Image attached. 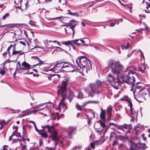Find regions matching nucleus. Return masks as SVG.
Wrapping results in <instances>:
<instances>
[{"instance_id":"38","label":"nucleus","mask_w":150,"mask_h":150,"mask_svg":"<svg viewBox=\"0 0 150 150\" xmlns=\"http://www.w3.org/2000/svg\"><path fill=\"white\" fill-rule=\"evenodd\" d=\"M106 121H104L103 120H100V122L101 126H102L103 127H106V125L105 124V122Z\"/></svg>"},{"instance_id":"61","label":"nucleus","mask_w":150,"mask_h":150,"mask_svg":"<svg viewBox=\"0 0 150 150\" xmlns=\"http://www.w3.org/2000/svg\"><path fill=\"white\" fill-rule=\"evenodd\" d=\"M109 125H112L114 126H116L117 125L116 124H114L113 123H109Z\"/></svg>"},{"instance_id":"20","label":"nucleus","mask_w":150,"mask_h":150,"mask_svg":"<svg viewBox=\"0 0 150 150\" xmlns=\"http://www.w3.org/2000/svg\"><path fill=\"white\" fill-rule=\"evenodd\" d=\"M74 96V95L73 92L71 91H69L67 98H68L70 102H71Z\"/></svg>"},{"instance_id":"51","label":"nucleus","mask_w":150,"mask_h":150,"mask_svg":"<svg viewBox=\"0 0 150 150\" xmlns=\"http://www.w3.org/2000/svg\"><path fill=\"white\" fill-rule=\"evenodd\" d=\"M115 135V133L113 132H111L110 134V138H111L112 137H114V136Z\"/></svg>"},{"instance_id":"54","label":"nucleus","mask_w":150,"mask_h":150,"mask_svg":"<svg viewBox=\"0 0 150 150\" xmlns=\"http://www.w3.org/2000/svg\"><path fill=\"white\" fill-rule=\"evenodd\" d=\"M12 46H13V45H11L8 48L7 51L9 53V50H10V49L12 47Z\"/></svg>"},{"instance_id":"10","label":"nucleus","mask_w":150,"mask_h":150,"mask_svg":"<svg viewBox=\"0 0 150 150\" xmlns=\"http://www.w3.org/2000/svg\"><path fill=\"white\" fill-rule=\"evenodd\" d=\"M74 68V66L72 64L70 63L66 62L64 63L63 70L67 72H73Z\"/></svg>"},{"instance_id":"21","label":"nucleus","mask_w":150,"mask_h":150,"mask_svg":"<svg viewBox=\"0 0 150 150\" xmlns=\"http://www.w3.org/2000/svg\"><path fill=\"white\" fill-rule=\"evenodd\" d=\"M22 66L23 67L24 70H28L31 67V66L25 62H24L22 63Z\"/></svg>"},{"instance_id":"63","label":"nucleus","mask_w":150,"mask_h":150,"mask_svg":"<svg viewBox=\"0 0 150 150\" xmlns=\"http://www.w3.org/2000/svg\"><path fill=\"white\" fill-rule=\"evenodd\" d=\"M24 34L25 35V37H27L28 36L27 32L25 30H24Z\"/></svg>"},{"instance_id":"15","label":"nucleus","mask_w":150,"mask_h":150,"mask_svg":"<svg viewBox=\"0 0 150 150\" xmlns=\"http://www.w3.org/2000/svg\"><path fill=\"white\" fill-rule=\"evenodd\" d=\"M112 108L111 107H108L107 109V115L108 120L109 121L111 120L112 116Z\"/></svg>"},{"instance_id":"55","label":"nucleus","mask_w":150,"mask_h":150,"mask_svg":"<svg viewBox=\"0 0 150 150\" xmlns=\"http://www.w3.org/2000/svg\"><path fill=\"white\" fill-rule=\"evenodd\" d=\"M129 105H130V110H131V111H132V102L130 101H129Z\"/></svg>"},{"instance_id":"18","label":"nucleus","mask_w":150,"mask_h":150,"mask_svg":"<svg viewBox=\"0 0 150 150\" xmlns=\"http://www.w3.org/2000/svg\"><path fill=\"white\" fill-rule=\"evenodd\" d=\"M106 111L105 110L101 109V112L100 115V117L104 121H106V120L105 118Z\"/></svg>"},{"instance_id":"13","label":"nucleus","mask_w":150,"mask_h":150,"mask_svg":"<svg viewBox=\"0 0 150 150\" xmlns=\"http://www.w3.org/2000/svg\"><path fill=\"white\" fill-rule=\"evenodd\" d=\"M131 127L132 126L130 125H125L121 126L120 128L126 133H127L130 132Z\"/></svg>"},{"instance_id":"40","label":"nucleus","mask_w":150,"mask_h":150,"mask_svg":"<svg viewBox=\"0 0 150 150\" xmlns=\"http://www.w3.org/2000/svg\"><path fill=\"white\" fill-rule=\"evenodd\" d=\"M61 18L60 17H57L56 18H46V19L48 21H50L51 20H57V19H59Z\"/></svg>"},{"instance_id":"59","label":"nucleus","mask_w":150,"mask_h":150,"mask_svg":"<svg viewBox=\"0 0 150 150\" xmlns=\"http://www.w3.org/2000/svg\"><path fill=\"white\" fill-rule=\"evenodd\" d=\"M130 45L129 44L127 43V45L125 47V48L126 49H128Z\"/></svg>"},{"instance_id":"41","label":"nucleus","mask_w":150,"mask_h":150,"mask_svg":"<svg viewBox=\"0 0 150 150\" xmlns=\"http://www.w3.org/2000/svg\"><path fill=\"white\" fill-rule=\"evenodd\" d=\"M76 106L78 110H80L81 111H82V109L81 106L79 105L78 103H76Z\"/></svg>"},{"instance_id":"37","label":"nucleus","mask_w":150,"mask_h":150,"mask_svg":"<svg viewBox=\"0 0 150 150\" xmlns=\"http://www.w3.org/2000/svg\"><path fill=\"white\" fill-rule=\"evenodd\" d=\"M38 59L39 63L37 64L34 65V66H35L37 65H39L40 66L41 65L45 64L41 60L39 59L38 58Z\"/></svg>"},{"instance_id":"46","label":"nucleus","mask_w":150,"mask_h":150,"mask_svg":"<svg viewBox=\"0 0 150 150\" xmlns=\"http://www.w3.org/2000/svg\"><path fill=\"white\" fill-rule=\"evenodd\" d=\"M80 40H81V42L82 44H83V45H82V46H85V45H86V46H88V45L87 44H84L85 43V41L83 40H82L81 39H80Z\"/></svg>"},{"instance_id":"4","label":"nucleus","mask_w":150,"mask_h":150,"mask_svg":"<svg viewBox=\"0 0 150 150\" xmlns=\"http://www.w3.org/2000/svg\"><path fill=\"white\" fill-rule=\"evenodd\" d=\"M136 97L140 100L135 98L136 100L142 102L143 100H145L150 97V88L147 89L143 88L141 89L139 91Z\"/></svg>"},{"instance_id":"28","label":"nucleus","mask_w":150,"mask_h":150,"mask_svg":"<svg viewBox=\"0 0 150 150\" xmlns=\"http://www.w3.org/2000/svg\"><path fill=\"white\" fill-rule=\"evenodd\" d=\"M135 81H134V85H133V86L132 85H129L128 84H127L131 86L132 88L130 89V90L131 91H133V94H134V95L135 93L136 92V91H137V89H140L141 88V86H137L136 88H135V91H134V90H133V89L132 88V87L133 86H134V83H135Z\"/></svg>"},{"instance_id":"62","label":"nucleus","mask_w":150,"mask_h":150,"mask_svg":"<svg viewBox=\"0 0 150 150\" xmlns=\"http://www.w3.org/2000/svg\"><path fill=\"white\" fill-rule=\"evenodd\" d=\"M33 41L34 42L35 44H36L38 43V41L37 39H34L33 40Z\"/></svg>"},{"instance_id":"6","label":"nucleus","mask_w":150,"mask_h":150,"mask_svg":"<svg viewBox=\"0 0 150 150\" xmlns=\"http://www.w3.org/2000/svg\"><path fill=\"white\" fill-rule=\"evenodd\" d=\"M44 127L48 129L47 131L50 133L52 140L54 141L55 142V144H57L58 142L57 134V131L53 127L48 125L45 126Z\"/></svg>"},{"instance_id":"60","label":"nucleus","mask_w":150,"mask_h":150,"mask_svg":"<svg viewBox=\"0 0 150 150\" xmlns=\"http://www.w3.org/2000/svg\"><path fill=\"white\" fill-rule=\"evenodd\" d=\"M52 75L50 76H48V78L49 80H52Z\"/></svg>"},{"instance_id":"43","label":"nucleus","mask_w":150,"mask_h":150,"mask_svg":"<svg viewBox=\"0 0 150 150\" xmlns=\"http://www.w3.org/2000/svg\"><path fill=\"white\" fill-rule=\"evenodd\" d=\"M98 102L97 101H88V102H87L86 103H85L83 104L82 105V106L83 107H84L86 104H87L88 103H97Z\"/></svg>"},{"instance_id":"9","label":"nucleus","mask_w":150,"mask_h":150,"mask_svg":"<svg viewBox=\"0 0 150 150\" xmlns=\"http://www.w3.org/2000/svg\"><path fill=\"white\" fill-rule=\"evenodd\" d=\"M64 63L63 62L56 64L55 66L50 70L55 72H59L61 69H63L64 67Z\"/></svg>"},{"instance_id":"44","label":"nucleus","mask_w":150,"mask_h":150,"mask_svg":"<svg viewBox=\"0 0 150 150\" xmlns=\"http://www.w3.org/2000/svg\"><path fill=\"white\" fill-rule=\"evenodd\" d=\"M20 145H21L22 146V147H21L22 149L21 150H26V145H22V144H20Z\"/></svg>"},{"instance_id":"34","label":"nucleus","mask_w":150,"mask_h":150,"mask_svg":"<svg viewBox=\"0 0 150 150\" xmlns=\"http://www.w3.org/2000/svg\"><path fill=\"white\" fill-rule=\"evenodd\" d=\"M39 134L41 135L42 137L46 138L47 137V133L45 132H44L43 133H40Z\"/></svg>"},{"instance_id":"49","label":"nucleus","mask_w":150,"mask_h":150,"mask_svg":"<svg viewBox=\"0 0 150 150\" xmlns=\"http://www.w3.org/2000/svg\"><path fill=\"white\" fill-rule=\"evenodd\" d=\"M34 126L35 127V129L36 131L37 132H38L39 133H40V130L38 129V128H37V127L36 126V125H34Z\"/></svg>"},{"instance_id":"33","label":"nucleus","mask_w":150,"mask_h":150,"mask_svg":"<svg viewBox=\"0 0 150 150\" xmlns=\"http://www.w3.org/2000/svg\"><path fill=\"white\" fill-rule=\"evenodd\" d=\"M64 44L65 45L69 46V45H71L72 47H73V42L72 40L71 41H68L65 42H64Z\"/></svg>"},{"instance_id":"19","label":"nucleus","mask_w":150,"mask_h":150,"mask_svg":"<svg viewBox=\"0 0 150 150\" xmlns=\"http://www.w3.org/2000/svg\"><path fill=\"white\" fill-rule=\"evenodd\" d=\"M75 129V127H69L68 129V133L69 136H71L74 134V132Z\"/></svg>"},{"instance_id":"11","label":"nucleus","mask_w":150,"mask_h":150,"mask_svg":"<svg viewBox=\"0 0 150 150\" xmlns=\"http://www.w3.org/2000/svg\"><path fill=\"white\" fill-rule=\"evenodd\" d=\"M61 22L62 23H63L64 24L63 25H61V26H67L69 27L70 26L72 25V26L69 27V29H71L73 31V35H74L75 33V30L74 29V28L75 27V26L76 25V24H74L72 25V24L74 22L77 23V22L75 20H71L70 21V22L68 23H64L62 21H61Z\"/></svg>"},{"instance_id":"23","label":"nucleus","mask_w":150,"mask_h":150,"mask_svg":"<svg viewBox=\"0 0 150 150\" xmlns=\"http://www.w3.org/2000/svg\"><path fill=\"white\" fill-rule=\"evenodd\" d=\"M22 70H24V68L23 67H22L21 66L20 63L18 62L17 64L16 71L14 73L13 75H14L16 74V71H20Z\"/></svg>"},{"instance_id":"64","label":"nucleus","mask_w":150,"mask_h":150,"mask_svg":"<svg viewBox=\"0 0 150 150\" xmlns=\"http://www.w3.org/2000/svg\"><path fill=\"white\" fill-rule=\"evenodd\" d=\"M20 43L21 44H22V45H25V43L24 42H22V41H20Z\"/></svg>"},{"instance_id":"8","label":"nucleus","mask_w":150,"mask_h":150,"mask_svg":"<svg viewBox=\"0 0 150 150\" xmlns=\"http://www.w3.org/2000/svg\"><path fill=\"white\" fill-rule=\"evenodd\" d=\"M85 61H87V59L85 57L81 56L78 57L76 60L75 63H74L75 68L79 69V67L81 65V63Z\"/></svg>"},{"instance_id":"3","label":"nucleus","mask_w":150,"mask_h":150,"mask_svg":"<svg viewBox=\"0 0 150 150\" xmlns=\"http://www.w3.org/2000/svg\"><path fill=\"white\" fill-rule=\"evenodd\" d=\"M103 83L99 80H97L94 83H89L88 88H84V91L88 97L93 98L95 94L98 95L101 91Z\"/></svg>"},{"instance_id":"7","label":"nucleus","mask_w":150,"mask_h":150,"mask_svg":"<svg viewBox=\"0 0 150 150\" xmlns=\"http://www.w3.org/2000/svg\"><path fill=\"white\" fill-rule=\"evenodd\" d=\"M43 105V104H42L36 105L34 107H33L31 109H29L27 111H24V116L29 115L32 113H33L34 114H35L36 112L42 110V108H40L39 110L37 109L41 107Z\"/></svg>"},{"instance_id":"31","label":"nucleus","mask_w":150,"mask_h":150,"mask_svg":"<svg viewBox=\"0 0 150 150\" xmlns=\"http://www.w3.org/2000/svg\"><path fill=\"white\" fill-rule=\"evenodd\" d=\"M23 137H27V135L26 132V129L24 126H23Z\"/></svg>"},{"instance_id":"26","label":"nucleus","mask_w":150,"mask_h":150,"mask_svg":"<svg viewBox=\"0 0 150 150\" xmlns=\"http://www.w3.org/2000/svg\"><path fill=\"white\" fill-rule=\"evenodd\" d=\"M73 44L77 46H80L81 45V40L80 39H76L74 40H72Z\"/></svg>"},{"instance_id":"29","label":"nucleus","mask_w":150,"mask_h":150,"mask_svg":"<svg viewBox=\"0 0 150 150\" xmlns=\"http://www.w3.org/2000/svg\"><path fill=\"white\" fill-rule=\"evenodd\" d=\"M142 128V126L140 124H138L135 127L134 129L136 131V134H137L138 132Z\"/></svg>"},{"instance_id":"25","label":"nucleus","mask_w":150,"mask_h":150,"mask_svg":"<svg viewBox=\"0 0 150 150\" xmlns=\"http://www.w3.org/2000/svg\"><path fill=\"white\" fill-rule=\"evenodd\" d=\"M89 62L88 59L87 61H84L83 63H81V65L79 67V69L86 67L87 65L88 64Z\"/></svg>"},{"instance_id":"36","label":"nucleus","mask_w":150,"mask_h":150,"mask_svg":"<svg viewBox=\"0 0 150 150\" xmlns=\"http://www.w3.org/2000/svg\"><path fill=\"white\" fill-rule=\"evenodd\" d=\"M17 131H14L13 133V135L14 136H16L17 137H21V135L20 133L19 132H17Z\"/></svg>"},{"instance_id":"47","label":"nucleus","mask_w":150,"mask_h":150,"mask_svg":"<svg viewBox=\"0 0 150 150\" xmlns=\"http://www.w3.org/2000/svg\"><path fill=\"white\" fill-rule=\"evenodd\" d=\"M9 16V14L8 13H6L4 16L2 17V18L3 20H5V18Z\"/></svg>"},{"instance_id":"12","label":"nucleus","mask_w":150,"mask_h":150,"mask_svg":"<svg viewBox=\"0 0 150 150\" xmlns=\"http://www.w3.org/2000/svg\"><path fill=\"white\" fill-rule=\"evenodd\" d=\"M121 78V77L117 78V76L116 80L112 82L113 85H112V86L115 88L116 89H118V86L120 85V84L121 83H126L123 82L122 80L121 82V81L119 80V79ZM126 84L127 83H126Z\"/></svg>"},{"instance_id":"14","label":"nucleus","mask_w":150,"mask_h":150,"mask_svg":"<svg viewBox=\"0 0 150 150\" xmlns=\"http://www.w3.org/2000/svg\"><path fill=\"white\" fill-rule=\"evenodd\" d=\"M44 42L46 48V50H48L49 49H51V47H48V46L50 45L49 43L51 42H53L54 43H57L59 46H60L61 45L59 42L57 41V40H54L52 41L51 40H46L45 41H44Z\"/></svg>"},{"instance_id":"30","label":"nucleus","mask_w":150,"mask_h":150,"mask_svg":"<svg viewBox=\"0 0 150 150\" xmlns=\"http://www.w3.org/2000/svg\"><path fill=\"white\" fill-rule=\"evenodd\" d=\"M16 25L14 23H11L1 26V27H6L7 28H12L16 26Z\"/></svg>"},{"instance_id":"22","label":"nucleus","mask_w":150,"mask_h":150,"mask_svg":"<svg viewBox=\"0 0 150 150\" xmlns=\"http://www.w3.org/2000/svg\"><path fill=\"white\" fill-rule=\"evenodd\" d=\"M139 70L142 73L145 72L144 70L146 69L145 65L142 64H141L138 67Z\"/></svg>"},{"instance_id":"1","label":"nucleus","mask_w":150,"mask_h":150,"mask_svg":"<svg viewBox=\"0 0 150 150\" xmlns=\"http://www.w3.org/2000/svg\"><path fill=\"white\" fill-rule=\"evenodd\" d=\"M108 66L111 68L112 72L117 78L121 77L123 82L131 85H134L135 72L127 68L126 70H123V66L119 61L111 60L108 63Z\"/></svg>"},{"instance_id":"50","label":"nucleus","mask_w":150,"mask_h":150,"mask_svg":"<svg viewBox=\"0 0 150 150\" xmlns=\"http://www.w3.org/2000/svg\"><path fill=\"white\" fill-rule=\"evenodd\" d=\"M69 13L71 15H73L74 16H78V14L76 13H73L72 12H69Z\"/></svg>"},{"instance_id":"5","label":"nucleus","mask_w":150,"mask_h":150,"mask_svg":"<svg viewBox=\"0 0 150 150\" xmlns=\"http://www.w3.org/2000/svg\"><path fill=\"white\" fill-rule=\"evenodd\" d=\"M130 150H144L146 146L145 144L141 143L138 138L133 139L130 141Z\"/></svg>"},{"instance_id":"53","label":"nucleus","mask_w":150,"mask_h":150,"mask_svg":"<svg viewBox=\"0 0 150 150\" xmlns=\"http://www.w3.org/2000/svg\"><path fill=\"white\" fill-rule=\"evenodd\" d=\"M44 109L45 110H46L47 111V112L49 113H50V110L48 109V108L47 107H45L44 108Z\"/></svg>"},{"instance_id":"42","label":"nucleus","mask_w":150,"mask_h":150,"mask_svg":"<svg viewBox=\"0 0 150 150\" xmlns=\"http://www.w3.org/2000/svg\"><path fill=\"white\" fill-rule=\"evenodd\" d=\"M116 24L118 25L119 24V23L117 21H115L114 23H112L110 24V26L111 27H113Z\"/></svg>"},{"instance_id":"56","label":"nucleus","mask_w":150,"mask_h":150,"mask_svg":"<svg viewBox=\"0 0 150 150\" xmlns=\"http://www.w3.org/2000/svg\"><path fill=\"white\" fill-rule=\"evenodd\" d=\"M139 51L140 52L142 57L143 58H144V56L143 54V53L140 50H139L138 51V52Z\"/></svg>"},{"instance_id":"2","label":"nucleus","mask_w":150,"mask_h":150,"mask_svg":"<svg viewBox=\"0 0 150 150\" xmlns=\"http://www.w3.org/2000/svg\"><path fill=\"white\" fill-rule=\"evenodd\" d=\"M71 83V81L70 78L69 77H66L62 81V83L59 86L60 88L57 91V93L59 95H61L62 99L60 101L59 104V107L57 109L60 111L61 109L62 108L65 110L67 109V105L66 103L64 101V100L66 97L67 94V84Z\"/></svg>"},{"instance_id":"27","label":"nucleus","mask_w":150,"mask_h":150,"mask_svg":"<svg viewBox=\"0 0 150 150\" xmlns=\"http://www.w3.org/2000/svg\"><path fill=\"white\" fill-rule=\"evenodd\" d=\"M116 139H119L123 142H125L127 139V138L124 136H116Z\"/></svg>"},{"instance_id":"24","label":"nucleus","mask_w":150,"mask_h":150,"mask_svg":"<svg viewBox=\"0 0 150 150\" xmlns=\"http://www.w3.org/2000/svg\"><path fill=\"white\" fill-rule=\"evenodd\" d=\"M51 117L54 120H55L56 118L59 120V113H53L51 114Z\"/></svg>"},{"instance_id":"17","label":"nucleus","mask_w":150,"mask_h":150,"mask_svg":"<svg viewBox=\"0 0 150 150\" xmlns=\"http://www.w3.org/2000/svg\"><path fill=\"white\" fill-rule=\"evenodd\" d=\"M115 77L111 74H109L107 76V80L108 81L112 84V82L115 80Z\"/></svg>"},{"instance_id":"58","label":"nucleus","mask_w":150,"mask_h":150,"mask_svg":"<svg viewBox=\"0 0 150 150\" xmlns=\"http://www.w3.org/2000/svg\"><path fill=\"white\" fill-rule=\"evenodd\" d=\"M117 51H118V53L119 54H120L121 53V51H120V50L119 47H117Z\"/></svg>"},{"instance_id":"48","label":"nucleus","mask_w":150,"mask_h":150,"mask_svg":"<svg viewBox=\"0 0 150 150\" xmlns=\"http://www.w3.org/2000/svg\"><path fill=\"white\" fill-rule=\"evenodd\" d=\"M116 139H115V140H114V141H113V142L112 143V146H115V144H117V142Z\"/></svg>"},{"instance_id":"16","label":"nucleus","mask_w":150,"mask_h":150,"mask_svg":"<svg viewBox=\"0 0 150 150\" xmlns=\"http://www.w3.org/2000/svg\"><path fill=\"white\" fill-rule=\"evenodd\" d=\"M60 76L59 74H54L52 75V80L54 83H57L59 81Z\"/></svg>"},{"instance_id":"39","label":"nucleus","mask_w":150,"mask_h":150,"mask_svg":"<svg viewBox=\"0 0 150 150\" xmlns=\"http://www.w3.org/2000/svg\"><path fill=\"white\" fill-rule=\"evenodd\" d=\"M1 150H12L10 148H9L8 146L6 145H4L3 149H1Z\"/></svg>"},{"instance_id":"32","label":"nucleus","mask_w":150,"mask_h":150,"mask_svg":"<svg viewBox=\"0 0 150 150\" xmlns=\"http://www.w3.org/2000/svg\"><path fill=\"white\" fill-rule=\"evenodd\" d=\"M84 96H85V97H86V96H85L81 91L78 92V94L77 96L78 98H83Z\"/></svg>"},{"instance_id":"57","label":"nucleus","mask_w":150,"mask_h":150,"mask_svg":"<svg viewBox=\"0 0 150 150\" xmlns=\"http://www.w3.org/2000/svg\"><path fill=\"white\" fill-rule=\"evenodd\" d=\"M123 99V100H126L127 101H128L129 100V98L127 96L125 97V98H124Z\"/></svg>"},{"instance_id":"45","label":"nucleus","mask_w":150,"mask_h":150,"mask_svg":"<svg viewBox=\"0 0 150 150\" xmlns=\"http://www.w3.org/2000/svg\"><path fill=\"white\" fill-rule=\"evenodd\" d=\"M21 51H14L13 50L12 54H17L20 53L21 52Z\"/></svg>"},{"instance_id":"35","label":"nucleus","mask_w":150,"mask_h":150,"mask_svg":"<svg viewBox=\"0 0 150 150\" xmlns=\"http://www.w3.org/2000/svg\"><path fill=\"white\" fill-rule=\"evenodd\" d=\"M5 69H6L4 67H1V68L0 73L2 74H4L6 72Z\"/></svg>"},{"instance_id":"52","label":"nucleus","mask_w":150,"mask_h":150,"mask_svg":"<svg viewBox=\"0 0 150 150\" xmlns=\"http://www.w3.org/2000/svg\"><path fill=\"white\" fill-rule=\"evenodd\" d=\"M28 23L31 25H34V22L32 21H30Z\"/></svg>"}]
</instances>
